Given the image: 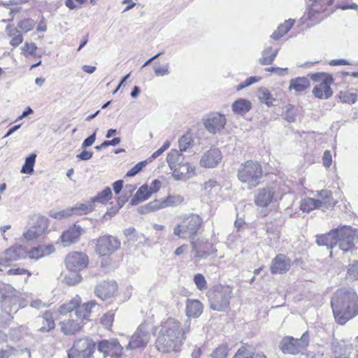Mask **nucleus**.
<instances>
[{
  "instance_id": "1",
  "label": "nucleus",
  "mask_w": 358,
  "mask_h": 358,
  "mask_svg": "<svg viewBox=\"0 0 358 358\" xmlns=\"http://www.w3.org/2000/svg\"><path fill=\"white\" fill-rule=\"evenodd\" d=\"M158 329L155 341L157 350L163 353H178L181 351L187 334L190 331L191 320L187 319L182 326L178 320L170 317L162 322Z\"/></svg>"
},
{
  "instance_id": "2",
  "label": "nucleus",
  "mask_w": 358,
  "mask_h": 358,
  "mask_svg": "<svg viewBox=\"0 0 358 358\" xmlns=\"http://www.w3.org/2000/svg\"><path fill=\"white\" fill-rule=\"evenodd\" d=\"M331 305L335 320L340 324L358 315V296L352 288L338 289L331 298Z\"/></svg>"
},
{
  "instance_id": "3",
  "label": "nucleus",
  "mask_w": 358,
  "mask_h": 358,
  "mask_svg": "<svg viewBox=\"0 0 358 358\" xmlns=\"http://www.w3.org/2000/svg\"><path fill=\"white\" fill-rule=\"evenodd\" d=\"M263 176L262 166L257 161L248 160L242 163L237 171L238 179L247 188L252 189L260 184Z\"/></svg>"
},
{
  "instance_id": "4",
  "label": "nucleus",
  "mask_w": 358,
  "mask_h": 358,
  "mask_svg": "<svg viewBox=\"0 0 358 358\" xmlns=\"http://www.w3.org/2000/svg\"><path fill=\"white\" fill-rule=\"evenodd\" d=\"M232 296V287L230 286L220 285L215 287L210 295V307L216 311H224L229 306Z\"/></svg>"
},
{
  "instance_id": "5",
  "label": "nucleus",
  "mask_w": 358,
  "mask_h": 358,
  "mask_svg": "<svg viewBox=\"0 0 358 358\" xmlns=\"http://www.w3.org/2000/svg\"><path fill=\"white\" fill-rule=\"evenodd\" d=\"M202 224V219L196 214H192L184 218L181 224L173 229V234L180 238H193Z\"/></svg>"
},
{
  "instance_id": "6",
  "label": "nucleus",
  "mask_w": 358,
  "mask_h": 358,
  "mask_svg": "<svg viewBox=\"0 0 358 358\" xmlns=\"http://www.w3.org/2000/svg\"><path fill=\"white\" fill-rule=\"evenodd\" d=\"M151 324L144 321L136 329L134 334L130 337L129 342L126 347L127 350L144 348L150 341Z\"/></svg>"
},
{
  "instance_id": "7",
  "label": "nucleus",
  "mask_w": 358,
  "mask_h": 358,
  "mask_svg": "<svg viewBox=\"0 0 358 358\" xmlns=\"http://www.w3.org/2000/svg\"><path fill=\"white\" fill-rule=\"evenodd\" d=\"M55 252V248H11L8 253L13 252L11 259H18L28 257L29 259L38 260Z\"/></svg>"
},
{
  "instance_id": "8",
  "label": "nucleus",
  "mask_w": 358,
  "mask_h": 358,
  "mask_svg": "<svg viewBox=\"0 0 358 358\" xmlns=\"http://www.w3.org/2000/svg\"><path fill=\"white\" fill-rule=\"evenodd\" d=\"M309 336L306 332L300 339H294L293 337H285L280 343L279 348L285 354L296 355L308 345Z\"/></svg>"
},
{
  "instance_id": "9",
  "label": "nucleus",
  "mask_w": 358,
  "mask_h": 358,
  "mask_svg": "<svg viewBox=\"0 0 358 358\" xmlns=\"http://www.w3.org/2000/svg\"><path fill=\"white\" fill-rule=\"evenodd\" d=\"M95 343L89 338L76 341L73 346L68 351L69 358H90L93 354Z\"/></svg>"
},
{
  "instance_id": "10",
  "label": "nucleus",
  "mask_w": 358,
  "mask_h": 358,
  "mask_svg": "<svg viewBox=\"0 0 358 358\" xmlns=\"http://www.w3.org/2000/svg\"><path fill=\"white\" fill-rule=\"evenodd\" d=\"M123 348L115 338L103 340L98 344V350L103 354L104 357L124 358Z\"/></svg>"
},
{
  "instance_id": "11",
  "label": "nucleus",
  "mask_w": 358,
  "mask_h": 358,
  "mask_svg": "<svg viewBox=\"0 0 358 358\" xmlns=\"http://www.w3.org/2000/svg\"><path fill=\"white\" fill-rule=\"evenodd\" d=\"M88 263L87 255L80 252H71L65 259L66 266L71 271H80L87 267Z\"/></svg>"
},
{
  "instance_id": "12",
  "label": "nucleus",
  "mask_w": 358,
  "mask_h": 358,
  "mask_svg": "<svg viewBox=\"0 0 358 358\" xmlns=\"http://www.w3.org/2000/svg\"><path fill=\"white\" fill-rule=\"evenodd\" d=\"M226 118L220 113H210L203 118L205 129L211 134H215L224 129Z\"/></svg>"
},
{
  "instance_id": "13",
  "label": "nucleus",
  "mask_w": 358,
  "mask_h": 358,
  "mask_svg": "<svg viewBox=\"0 0 358 358\" xmlns=\"http://www.w3.org/2000/svg\"><path fill=\"white\" fill-rule=\"evenodd\" d=\"M339 246H355L358 243V231L350 226L338 228Z\"/></svg>"
},
{
  "instance_id": "14",
  "label": "nucleus",
  "mask_w": 358,
  "mask_h": 358,
  "mask_svg": "<svg viewBox=\"0 0 358 358\" xmlns=\"http://www.w3.org/2000/svg\"><path fill=\"white\" fill-rule=\"evenodd\" d=\"M222 155L218 148H211L202 155L200 164L204 168H214L222 161Z\"/></svg>"
},
{
  "instance_id": "15",
  "label": "nucleus",
  "mask_w": 358,
  "mask_h": 358,
  "mask_svg": "<svg viewBox=\"0 0 358 358\" xmlns=\"http://www.w3.org/2000/svg\"><path fill=\"white\" fill-rule=\"evenodd\" d=\"M275 191L271 187L260 188L255 195V203L259 207H267L273 200Z\"/></svg>"
},
{
  "instance_id": "16",
  "label": "nucleus",
  "mask_w": 358,
  "mask_h": 358,
  "mask_svg": "<svg viewBox=\"0 0 358 358\" xmlns=\"http://www.w3.org/2000/svg\"><path fill=\"white\" fill-rule=\"evenodd\" d=\"M117 284L115 281H104L97 285L94 293L101 300H106L115 295Z\"/></svg>"
},
{
  "instance_id": "17",
  "label": "nucleus",
  "mask_w": 358,
  "mask_h": 358,
  "mask_svg": "<svg viewBox=\"0 0 358 358\" xmlns=\"http://www.w3.org/2000/svg\"><path fill=\"white\" fill-rule=\"evenodd\" d=\"M184 201V197L179 194H172L168 196L164 201L159 202L155 201L150 203L145 207L146 208L154 210L159 208H162L168 206H176L181 204Z\"/></svg>"
},
{
  "instance_id": "18",
  "label": "nucleus",
  "mask_w": 358,
  "mask_h": 358,
  "mask_svg": "<svg viewBox=\"0 0 358 358\" xmlns=\"http://www.w3.org/2000/svg\"><path fill=\"white\" fill-rule=\"evenodd\" d=\"M20 307L18 297L14 295L3 296L0 301V308L8 315V320L12 318L11 314L16 313Z\"/></svg>"
},
{
  "instance_id": "19",
  "label": "nucleus",
  "mask_w": 358,
  "mask_h": 358,
  "mask_svg": "<svg viewBox=\"0 0 358 358\" xmlns=\"http://www.w3.org/2000/svg\"><path fill=\"white\" fill-rule=\"evenodd\" d=\"M318 246L339 245L338 228L331 230L329 233L316 236Z\"/></svg>"
},
{
  "instance_id": "20",
  "label": "nucleus",
  "mask_w": 358,
  "mask_h": 358,
  "mask_svg": "<svg viewBox=\"0 0 358 358\" xmlns=\"http://www.w3.org/2000/svg\"><path fill=\"white\" fill-rule=\"evenodd\" d=\"M195 169L188 162L179 164L173 169V177L176 180H187L190 177V175H194Z\"/></svg>"
},
{
  "instance_id": "21",
  "label": "nucleus",
  "mask_w": 358,
  "mask_h": 358,
  "mask_svg": "<svg viewBox=\"0 0 358 358\" xmlns=\"http://www.w3.org/2000/svg\"><path fill=\"white\" fill-rule=\"evenodd\" d=\"M290 267L287 257L282 254L278 255L272 261L271 271L273 274L287 272Z\"/></svg>"
},
{
  "instance_id": "22",
  "label": "nucleus",
  "mask_w": 358,
  "mask_h": 358,
  "mask_svg": "<svg viewBox=\"0 0 358 358\" xmlns=\"http://www.w3.org/2000/svg\"><path fill=\"white\" fill-rule=\"evenodd\" d=\"M333 78H327V80L315 85L313 90L314 96L319 99H328L332 95L331 84Z\"/></svg>"
},
{
  "instance_id": "23",
  "label": "nucleus",
  "mask_w": 358,
  "mask_h": 358,
  "mask_svg": "<svg viewBox=\"0 0 358 358\" xmlns=\"http://www.w3.org/2000/svg\"><path fill=\"white\" fill-rule=\"evenodd\" d=\"M83 231V229L74 224L67 230L64 231L62 236L61 239L63 243L75 244L79 239Z\"/></svg>"
},
{
  "instance_id": "24",
  "label": "nucleus",
  "mask_w": 358,
  "mask_h": 358,
  "mask_svg": "<svg viewBox=\"0 0 358 358\" xmlns=\"http://www.w3.org/2000/svg\"><path fill=\"white\" fill-rule=\"evenodd\" d=\"M28 226L44 234L48 227V219L41 215H34L29 218Z\"/></svg>"
},
{
  "instance_id": "25",
  "label": "nucleus",
  "mask_w": 358,
  "mask_h": 358,
  "mask_svg": "<svg viewBox=\"0 0 358 358\" xmlns=\"http://www.w3.org/2000/svg\"><path fill=\"white\" fill-rule=\"evenodd\" d=\"M38 322L41 324V327L38 329L40 332H49L55 327L52 313L50 311H45L41 317H38Z\"/></svg>"
},
{
  "instance_id": "26",
  "label": "nucleus",
  "mask_w": 358,
  "mask_h": 358,
  "mask_svg": "<svg viewBox=\"0 0 358 358\" xmlns=\"http://www.w3.org/2000/svg\"><path fill=\"white\" fill-rule=\"evenodd\" d=\"M81 320H82L79 319L78 317H76V319L71 318L69 319L68 320L62 322V331L66 335L73 334L80 330L81 327Z\"/></svg>"
},
{
  "instance_id": "27",
  "label": "nucleus",
  "mask_w": 358,
  "mask_h": 358,
  "mask_svg": "<svg viewBox=\"0 0 358 358\" xmlns=\"http://www.w3.org/2000/svg\"><path fill=\"white\" fill-rule=\"evenodd\" d=\"M203 311V306L199 300L187 299L186 302V313L190 317H198Z\"/></svg>"
},
{
  "instance_id": "28",
  "label": "nucleus",
  "mask_w": 358,
  "mask_h": 358,
  "mask_svg": "<svg viewBox=\"0 0 358 358\" xmlns=\"http://www.w3.org/2000/svg\"><path fill=\"white\" fill-rule=\"evenodd\" d=\"M97 307V304L94 301H91L84 303L82 306H78L74 315L76 317L80 320L87 319L93 308Z\"/></svg>"
},
{
  "instance_id": "29",
  "label": "nucleus",
  "mask_w": 358,
  "mask_h": 358,
  "mask_svg": "<svg viewBox=\"0 0 358 358\" xmlns=\"http://www.w3.org/2000/svg\"><path fill=\"white\" fill-rule=\"evenodd\" d=\"M318 201L320 203V208L324 210V208L333 207L336 204V201L333 199L331 192L328 190H322L319 194Z\"/></svg>"
},
{
  "instance_id": "30",
  "label": "nucleus",
  "mask_w": 358,
  "mask_h": 358,
  "mask_svg": "<svg viewBox=\"0 0 358 358\" xmlns=\"http://www.w3.org/2000/svg\"><path fill=\"white\" fill-rule=\"evenodd\" d=\"M151 196V193L148 185H142L136 192L134 196L131 199L130 203L132 206H136L140 202L147 200Z\"/></svg>"
},
{
  "instance_id": "31",
  "label": "nucleus",
  "mask_w": 358,
  "mask_h": 358,
  "mask_svg": "<svg viewBox=\"0 0 358 358\" xmlns=\"http://www.w3.org/2000/svg\"><path fill=\"white\" fill-rule=\"evenodd\" d=\"M251 107L250 101L244 99H238L232 104V110L237 114H245L251 109Z\"/></svg>"
},
{
  "instance_id": "32",
  "label": "nucleus",
  "mask_w": 358,
  "mask_h": 358,
  "mask_svg": "<svg viewBox=\"0 0 358 358\" xmlns=\"http://www.w3.org/2000/svg\"><path fill=\"white\" fill-rule=\"evenodd\" d=\"M310 85V82L308 78L305 77H299L292 79L290 81L289 89L294 90L296 92H303Z\"/></svg>"
},
{
  "instance_id": "33",
  "label": "nucleus",
  "mask_w": 358,
  "mask_h": 358,
  "mask_svg": "<svg viewBox=\"0 0 358 358\" xmlns=\"http://www.w3.org/2000/svg\"><path fill=\"white\" fill-rule=\"evenodd\" d=\"M184 158L182 157V152L177 150H171L167 155L166 161L169 166L171 170L177 165L183 162Z\"/></svg>"
},
{
  "instance_id": "34",
  "label": "nucleus",
  "mask_w": 358,
  "mask_h": 358,
  "mask_svg": "<svg viewBox=\"0 0 358 358\" xmlns=\"http://www.w3.org/2000/svg\"><path fill=\"white\" fill-rule=\"evenodd\" d=\"M212 248H193L192 256L196 261H200L207 258L209 255L215 253Z\"/></svg>"
},
{
  "instance_id": "35",
  "label": "nucleus",
  "mask_w": 358,
  "mask_h": 358,
  "mask_svg": "<svg viewBox=\"0 0 358 358\" xmlns=\"http://www.w3.org/2000/svg\"><path fill=\"white\" fill-rule=\"evenodd\" d=\"M81 302L80 296H76L71 299L69 302L62 304L59 309L61 314H66L71 313L73 310H76L78 308Z\"/></svg>"
},
{
  "instance_id": "36",
  "label": "nucleus",
  "mask_w": 358,
  "mask_h": 358,
  "mask_svg": "<svg viewBox=\"0 0 358 358\" xmlns=\"http://www.w3.org/2000/svg\"><path fill=\"white\" fill-rule=\"evenodd\" d=\"M294 23V20H285L283 24L278 26L277 30L274 31L271 35V38L276 40L278 39L280 37L284 36L292 27Z\"/></svg>"
},
{
  "instance_id": "37",
  "label": "nucleus",
  "mask_w": 358,
  "mask_h": 358,
  "mask_svg": "<svg viewBox=\"0 0 358 358\" xmlns=\"http://www.w3.org/2000/svg\"><path fill=\"white\" fill-rule=\"evenodd\" d=\"M6 29L8 36L13 37L10 44L14 47L18 46L23 41L22 35L19 34V31L17 29H13L10 25L6 26Z\"/></svg>"
},
{
  "instance_id": "38",
  "label": "nucleus",
  "mask_w": 358,
  "mask_h": 358,
  "mask_svg": "<svg viewBox=\"0 0 358 358\" xmlns=\"http://www.w3.org/2000/svg\"><path fill=\"white\" fill-rule=\"evenodd\" d=\"M320 203L317 199H315L308 197L301 201V209L303 212H310L316 208H321Z\"/></svg>"
},
{
  "instance_id": "39",
  "label": "nucleus",
  "mask_w": 358,
  "mask_h": 358,
  "mask_svg": "<svg viewBox=\"0 0 358 358\" xmlns=\"http://www.w3.org/2000/svg\"><path fill=\"white\" fill-rule=\"evenodd\" d=\"M338 97L341 102L352 104L357 100V92L353 90L341 91Z\"/></svg>"
},
{
  "instance_id": "40",
  "label": "nucleus",
  "mask_w": 358,
  "mask_h": 358,
  "mask_svg": "<svg viewBox=\"0 0 358 358\" xmlns=\"http://www.w3.org/2000/svg\"><path fill=\"white\" fill-rule=\"evenodd\" d=\"M120 242L114 236H103L97 239L96 246H120Z\"/></svg>"
},
{
  "instance_id": "41",
  "label": "nucleus",
  "mask_w": 358,
  "mask_h": 358,
  "mask_svg": "<svg viewBox=\"0 0 358 358\" xmlns=\"http://www.w3.org/2000/svg\"><path fill=\"white\" fill-rule=\"evenodd\" d=\"M257 96L262 103H264L268 106L273 105V101H275V99L266 88H260L258 90Z\"/></svg>"
},
{
  "instance_id": "42",
  "label": "nucleus",
  "mask_w": 358,
  "mask_h": 358,
  "mask_svg": "<svg viewBox=\"0 0 358 358\" xmlns=\"http://www.w3.org/2000/svg\"><path fill=\"white\" fill-rule=\"evenodd\" d=\"M36 155L34 153L31 154L26 158L24 164L23 165L21 173L32 174L34 171V166L36 161Z\"/></svg>"
},
{
  "instance_id": "43",
  "label": "nucleus",
  "mask_w": 358,
  "mask_h": 358,
  "mask_svg": "<svg viewBox=\"0 0 358 358\" xmlns=\"http://www.w3.org/2000/svg\"><path fill=\"white\" fill-rule=\"evenodd\" d=\"M112 192L110 187H106L103 191L99 192L97 196L92 199V203L99 202L104 203L111 199Z\"/></svg>"
},
{
  "instance_id": "44",
  "label": "nucleus",
  "mask_w": 358,
  "mask_h": 358,
  "mask_svg": "<svg viewBox=\"0 0 358 358\" xmlns=\"http://www.w3.org/2000/svg\"><path fill=\"white\" fill-rule=\"evenodd\" d=\"M79 271H72L66 275L64 278V282L68 285H76L80 283L83 279Z\"/></svg>"
},
{
  "instance_id": "45",
  "label": "nucleus",
  "mask_w": 358,
  "mask_h": 358,
  "mask_svg": "<svg viewBox=\"0 0 358 358\" xmlns=\"http://www.w3.org/2000/svg\"><path fill=\"white\" fill-rule=\"evenodd\" d=\"M193 145V139L189 134H186L181 136L178 140L180 152L186 151L187 148Z\"/></svg>"
},
{
  "instance_id": "46",
  "label": "nucleus",
  "mask_w": 358,
  "mask_h": 358,
  "mask_svg": "<svg viewBox=\"0 0 358 358\" xmlns=\"http://www.w3.org/2000/svg\"><path fill=\"white\" fill-rule=\"evenodd\" d=\"M93 203H94L92 202L90 204L80 203L74 207H71V209L73 210V214L80 215L92 212L94 210Z\"/></svg>"
},
{
  "instance_id": "47",
  "label": "nucleus",
  "mask_w": 358,
  "mask_h": 358,
  "mask_svg": "<svg viewBox=\"0 0 358 358\" xmlns=\"http://www.w3.org/2000/svg\"><path fill=\"white\" fill-rule=\"evenodd\" d=\"M43 234L29 226L24 231L22 236L27 241L31 242L38 240Z\"/></svg>"
},
{
  "instance_id": "48",
  "label": "nucleus",
  "mask_w": 358,
  "mask_h": 358,
  "mask_svg": "<svg viewBox=\"0 0 358 358\" xmlns=\"http://www.w3.org/2000/svg\"><path fill=\"white\" fill-rule=\"evenodd\" d=\"M346 277L351 280H358V261H354L348 265Z\"/></svg>"
},
{
  "instance_id": "49",
  "label": "nucleus",
  "mask_w": 358,
  "mask_h": 358,
  "mask_svg": "<svg viewBox=\"0 0 358 358\" xmlns=\"http://www.w3.org/2000/svg\"><path fill=\"white\" fill-rule=\"evenodd\" d=\"M344 347L345 348L346 346L343 342L334 345V351L335 358H350L349 356L351 353V352H350V348H348L345 349V352L343 353L342 351Z\"/></svg>"
},
{
  "instance_id": "50",
  "label": "nucleus",
  "mask_w": 358,
  "mask_h": 358,
  "mask_svg": "<svg viewBox=\"0 0 358 358\" xmlns=\"http://www.w3.org/2000/svg\"><path fill=\"white\" fill-rule=\"evenodd\" d=\"M34 26V20L30 18L21 20L17 24V28L21 29L24 33H27L28 31H31Z\"/></svg>"
},
{
  "instance_id": "51",
  "label": "nucleus",
  "mask_w": 358,
  "mask_h": 358,
  "mask_svg": "<svg viewBox=\"0 0 358 358\" xmlns=\"http://www.w3.org/2000/svg\"><path fill=\"white\" fill-rule=\"evenodd\" d=\"M228 349L226 345H222L217 347L209 356L208 358H227Z\"/></svg>"
},
{
  "instance_id": "52",
  "label": "nucleus",
  "mask_w": 358,
  "mask_h": 358,
  "mask_svg": "<svg viewBox=\"0 0 358 358\" xmlns=\"http://www.w3.org/2000/svg\"><path fill=\"white\" fill-rule=\"evenodd\" d=\"M194 282L195 283L196 288L200 291L206 289L208 287L205 277L201 273H197L194 276Z\"/></svg>"
},
{
  "instance_id": "53",
  "label": "nucleus",
  "mask_w": 358,
  "mask_h": 358,
  "mask_svg": "<svg viewBox=\"0 0 358 358\" xmlns=\"http://www.w3.org/2000/svg\"><path fill=\"white\" fill-rule=\"evenodd\" d=\"M284 119L289 122H294L296 119V113L294 107L290 104L286 106V110L284 113Z\"/></svg>"
},
{
  "instance_id": "54",
  "label": "nucleus",
  "mask_w": 358,
  "mask_h": 358,
  "mask_svg": "<svg viewBox=\"0 0 358 358\" xmlns=\"http://www.w3.org/2000/svg\"><path fill=\"white\" fill-rule=\"evenodd\" d=\"M73 215V210L71 208H69L64 210H62L59 211L53 212L52 211L50 213L51 217L57 219V220H62L64 218H67L69 216Z\"/></svg>"
},
{
  "instance_id": "55",
  "label": "nucleus",
  "mask_w": 358,
  "mask_h": 358,
  "mask_svg": "<svg viewBox=\"0 0 358 358\" xmlns=\"http://www.w3.org/2000/svg\"><path fill=\"white\" fill-rule=\"evenodd\" d=\"M114 315L115 314L113 311H109L101 317V322L106 329L111 327L114 320Z\"/></svg>"
},
{
  "instance_id": "56",
  "label": "nucleus",
  "mask_w": 358,
  "mask_h": 358,
  "mask_svg": "<svg viewBox=\"0 0 358 358\" xmlns=\"http://www.w3.org/2000/svg\"><path fill=\"white\" fill-rule=\"evenodd\" d=\"M147 162L146 161H142L136 164L131 170H129L126 176L128 177H132L136 176L137 173H138L143 167H144L146 165Z\"/></svg>"
},
{
  "instance_id": "57",
  "label": "nucleus",
  "mask_w": 358,
  "mask_h": 358,
  "mask_svg": "<svg viewBox=\"0 0 358 358\" xmlns=\"http://www.w3.org/2000/svg\"><path fill=\"white\" fill-rule=\"evenodd\" d=\"M154 71L156 76H164L170 73L169 64L167 63L163 66H155Z\"/></svg>"
},
{
  "instance_id": "58",
  "label": "nucleus",
  "mask_w": 358,
  "mask_h": 358,
  "mask_svg": "<svg viewBox=\"0 0 358 358\" xmlns=\"http://www.w3.org/2000/svg\"><path fill=\"white\" fill-rule=\"evenodd\" d=\"M17 350L13 348L8 347L6 349L0 350V358H10L17 353Z\"/></svg>"
},
{
  "instance_id": "59",
  "label": "nucleus",
  "mask_w": 358,
  "mask_h": 358,
  "mask_svg": "<svg viewBox=\"0 0 358 358\" xmlns=\"http://www.w3.org/2000/svg\"><path fill=\"white\" fill-rule=\"evenodd\" d=\"M310 78L315 82H324L327 78H332L331 76L324 73H316L310 75Z\"/></svg>"
},
{
  "instance_id": "60",
  "label": "nucleus",
  "mask_w": 358,
  "mask_h": 358,
  "mask_svg": "<svg viewBox=\"0 0 358 358\" xmlns=\"http://www.w3.org/2000/svg\"><path fill=\"white\" fill-rule=\"evenodd\" d=\"M6 273L8 275H24L27 274V278H29L31 275V273L24 268H10L6 271Z\"/></svg>"
},
{
  "instance_id": "61",
  "label": "nucleus",
  "mask_w": 358,
  "mask_h": 358,
  "mask_svg": "<svg viewBox=\"0 0 358 358\" xmlns=\"http://www.w3.org/2000/svg\"><path fill=\"white\" fill-rule=\"evenodd\" d=\"M251 352L245 347L238 349L234 358H250Z\"/></svg>"
},
{
  "instance_id": "62",
  "label": "nucleus",
  "mask_w": 358,
  "mask_h": 358,
  "mask_svg": "<svg viewBox=\"0 0 358 358\" xmlns=\"http://www.w3.org/2000/svg\"><path fill=\"white\" fill-rule=\"evenodd\" d=\"M219 187L220 185L217 182L213 179H210L203 185L204 189L207 192H210L213 189H219Z\"/></svg>"
},
{
  "instance_id": "63",
  "label": "nucleus",
  "mask_w": 358,
  "mask_h": 358,
  "mask_svg": "<svg viewBox=\"0 0 358 358\" xmlns=\"http://www.w3.org/2000/svg\"><path fill=\"white\" fill-rule=\"evenodd\" d=\"M115 248H96V253L100 257H104L110 255L114 252Z\"/></svg>"
},
{
  "instance_id": "64",
  "label": "nucleus",
  "mask_w": 358,
  "mask_h": 358,
  "mask_svg": "<svg viewBox=\"0 0 358 358\" xmlns=\"http://www.w3.org/2000/svg\"><path fill=\"white\" fill-rule=\"evenodd\" d=\"M323 164L324 166L328 169L331 165L332 163V157L331 154L329 150H326L324 152L323 157H322Z\"/></svg>"
}]
</instances>
